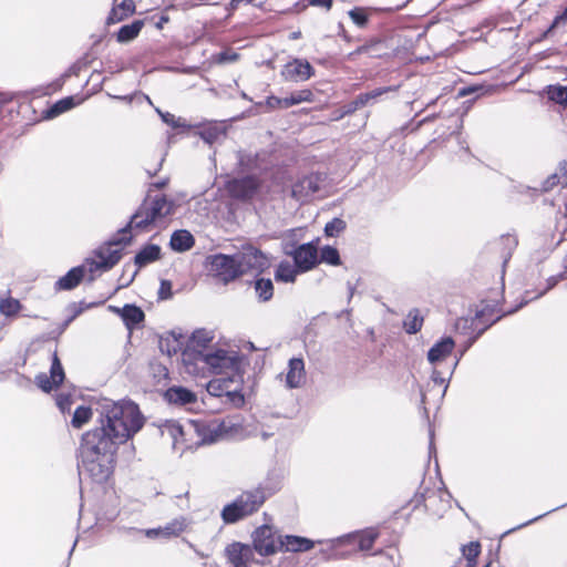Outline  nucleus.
<instances>
[{"label":"nucleus","mask_w":567,"mask_h":567,"mask_svg":"<svg viewBox=\"0 0 567 567\" xmlns=\"http://www.w3.org/2000/svg\"><path fill=\"white\" fill-rule=\"evenodd\" d=\"M99 423L81 437L78 466L80 475L102 484L113 473L118 446L143 429L145 417L133 401L104 400Z\"/></svg>","instance_id":"1"},{"label":"nucleus","mask_w":567,"mask_h":567,"mask_svg":"<svg viewBox=\"0 0 567 567\" xmlns=\"http://www.w3.org/2000/svg\"><path fill=\"white\" fill-rule=\"evenodd\" d=\"M268 477L258 486L243 491L233 502L226 504L220 513L225 524H235L255 513L265 504L266 499L279 488V482L269 483Z\"/></svg>","instance_id":"2"},{"label":"nucleus","mask_w":567,"mask_h":567,"mask_svg":"<svg viewBox=\"0 0 567 567\" xmlns=\"http://www.w3.org/2000/svg\"><path fill=\"white\" fill-rule=\"evenodd\" d=\"M175 202L165 195H156L145 199L138 209L131 216L122 233H130L132 229L146 230L147 227L175 212Z\"/></svg>","instance_id":"3"},{"label":"nucleus","mask_w":567,"mask_h":567,"mask_svg":"<svg viewBox=\"0 0 567 567\" xmlns=\"http://www.w3.org/2000/svg\"><path fill=\"white\" fill-rule=\"evenodd\" d=\"M206 265L209 269V272L224 284H228L240 276V269L238 268L236 255H212L207 257Z\"/></svg>","instance_id":"4"},{"label":"nucleus","mask_w":567,"mask_h":567,"mask_svg":"<svg viewBox=\"0 0 567 567\" xmlns=\"http://www.w3.org/2000/svg\"><path fill=\"white\" fill-rule=\"evenodd\" d=\"M130 233L117 231L105 245L97 248L94 254L104 262V269H112L122 258L123 248L132 240Z\"/></svg>","instance_id":"5"},{"label":"nucleus","mask_w":567,"mask_h":567,"mask_svg":"<svg viewBox=\"0 0 567 567\" xmlns=\"http://www.w3.org/2000/svg\"><path fill=\"white\" fill-rule=\"evenodd\" d=\"M284 252L291 256L300 272L308 271L319 262L318 248L315 241L295 246L286 243Z\"/></svg>","instance_id":"6"},{"label":"nucleus","mask_w":567,"mask_h":567,"mask_svg":"<svg viewBox=\"0 0 567 567\" xmlns=\"http://www.w3.org/2000/svg\"><path fill=\"white\" fill-rule=\"evenodd\" d=\"M281 535L268 526L258 527L252 534L254 549L262 556L274 555L280 549Z\"/></svg>","instance_id":"7"},{"label":"nucleus","mask_w":567,"mask_h":567,"mask_svg":"<svg viewBox=\"0 0 567 567\" xmlns=\"http://www.w3.org/2000/svg\"><path fill=\"white\" fill-rule=\"evenodd\" d=\"M197 361L209 367L214 373H221L227 369H234L238 364L237 355L224 349L198 352Z\"/></svg>","instance_id":"8"},{"label":"nucleus","mask_w":567,"mask_h":567,"mask_svg":"<svg viewBox=\"0 0 567 567\" xmlns=\"http://www.w3.org/2000/svg\"><path fill=\"white\" fill-rule=\"evenodd\" d=\"M378 537L379 532L377 529L367 528L364 530L349 533L340 537L327 540V543L330 545V549H334L339 546L352 544L353 542L358 540L359 550L368 551L373 547Z\"/></svg>","instance_id":"9"},{"label":"nucleus","mask_w":567,"mask_h":567,"mask_svg":"<svg viewBox=\"0 0 567 567\" xmlns=\"http://www.w3.org/2000/svg\"><path fill=\"white\" fill-rule=\"evenodd\" d=\"M236 259L240 275L248 270L264 271L269 266L267 256L260 249L250 245L236 254Z\"/></svg>","instance_id":"10"},{"label":"nucleus","mask_w":567,"mask_h":567,"mask_svg":"<svg viewBox=\"0 0 567 567\" xmlns=\"http://www.w3.org/2000/svg\"><path fill=\"white\" fill-rule=\"evenodd\" d=\"M260 187L258 177L248 175L240 178H233L227 182L226 188L229 195L236 199H250L252 198Z\"/></svg>","instance_id":"11"},{"label":"nucleus","mask_w":567,"mask_h":567,"mask_svg":"<svg viewBox=\"0 0 567 567\" xmlns=\"http://www.w3.org/2000/svg\"><path fill=\"white\" fill-rule=\"evenodd\" d=\"M193 427L199 437L198 444H212L218 441L227 432V425L225 422L218 420H212L208 422L196 421L193 423Z\"/></svg>","instance_id":"12"},{"label":"nucleus","mask_w":567,"mask_h":567,"mask_svg":"<svg viewBox=\"0 0 567 567\" xmlns=\"http://www.w3.org/2000/svg\"><path fill=\"white\" fill-rule=\"evenodd\" d=\"M64 377L65 374L60 359L56 353H53L50 375L39 373L35 377V383L42 391L50 392L63 382Z\"/></svg>","instance_id":"13"},{"label":"nucleus","mask_w":567,"mask_h":567,"mask_svg":"<svg viewBox=\"0 0 567 567\" xmlns=\"http://www.w3.org/2000/svg\"><path fill=\"white\" fill-rule=\"evenodd\" d=\"M320 189L318 175H308L292 185L291 196L298 202H305Z\"/></svg>","instance_id":"14"},{"label":"nucleus","mask_w":567,"mask_h":567,"mask_svg":"<svg viewBox=\"0 0 567 567\" xmlns=\"http://www.w3.org/2000/svg\"><path fill=\"white\" fill-rule=\"evenodd\" d=\"M188 525H189L188 519L186 517H184V516H179V517L174 518L173 520L168 522L163 527L146 529L145 530V535L148 538H156V537L171 538V537H177L179 534H182L187 528Z\"/></svg>","instance_id":"15"},{"label":"nucleus","mask_w":567,"mask_h":567,"mask_svg":"<svg viewBox=\"0 0 567 567\" xmlns=\"http://www.w3.org/2000/svg\"><path fill=\"white\" fill-rule=\"evenodd\" d=\"M282 74L287 80L306 81L313 74V68L307 60L296 59L285 65Z\"/></svg>","instance_id":"16"},{"label":"nucleus","mask_w":567,"mask_h":567,"mask_svg":"<svg viewBox=\"0 0 567 567\" xmlns=\"http://www.w3.org/2000/svg\"><path fill=\"white\" fill-rule=\"evenodd\" d=\"M306 382L305 362L301 358H291L286 373V386L288 389L300 388Z\"/></svg>","instance_id":"17"},{"label":"nucleus","mask_w":567,"mask_h":567,"mask_svg":"<svg viewBox=\"0 0 567 567\" xmlns=\"http://www.w3.org/2000/svg\"><path fill=\"white\" fill-rule=\"evenodd\" d=\"M455 341L452 337H443L435 342L427 351V360L435 364L445 360L454 350Z\"/></svg>","instance_id":"18"},{"label":"nucleus","mask_w":567,"mask_h":567,"mask_svg":"<svg viewBox=\"0 0 567 567\" xmlns=\"http://www.w3.org/2000/svg\"><path fill=\"white\" fill-rule=\"evenodd\" d=\"M315 542L296 535H281L280 549L279 551H292L301 553L312 549Z\"/></svg>","instance_id":"19"},{"label":"nucleus","mask_w":567,"mask_h":567,"mask_svg":"<svg viewBox=\"0 0 567 567\" xmlns=\"http://www.w3.org/2000/svg\"><path fill=\"white\" fill-rule=\"evenodd\" d=\"M184 346V337L175 331L163 334L158 341L159 351L167 357L177 354Z\"/></svg>","instance_id":"20"},{"label":"nucleus","mask_w":567,"mask_h":567,"mask_svg":"<svg viewBox=\"0 0 567 567\" xmlns=\"http://www.w3.org/2000/svg\"><path fill=\"white\" fill-rule=\"evenodd\" d=\"M165 399L175 405H187L196 401V394L183 386H172L166 390Z\"/></svg>","instance_id":"21"},{"label":"nucleus","mask_w":567,"mask_h":567,"mask_svg":"<svg viewBox=\"0 0 567 567\" xmlns=\"http://www.w3.org/2000/svg\"><path fill=\"white\" fill-rule=\"evenodd\" d=\"M135 2L133 0H124L120 4L114 6L106 18V24H115L124 21L135 13Z\"/></svg>","instance_id":"22"},{"label":"nucleus","mask_w":567,"mask_h":567,"mask_svg":"<svg viewBox=\"0 0 567 567\" xmlns=\"http://www.w3.org/2000/svg\"><path fill=\"white\" fill-rule=\"evenodd\" d=\"M195 245L194 236L186 229L175 230L169 240V246L174 251L184 252L192 249Z\"/></svg>","instance_id":"23"},{"label":"nucleus","mask_w":567,"mask_h":567,"mask_svg":"<svg viewBox=\"0 0 567 567\" xmlns=\"http://www.w3.org/2000/svg\"><path fill=\"white\" fill-rule=\"evenodd\" d=\"M161 258V247L155 244L144 246L134 257V264L137 268L156 261Z\"/></svg>","instance_id":"24"},{"label":"nucleus","mask_w":567,"mask_h":567,"mask_svg":"<svg viewBox=\"0 0 567 567\" xmlns=\"http://www.w3.org/2000/svg\"><path fill=\"white\" fill-rule=\"evenodd\" d=\"M117 311L128 329L134 328L145 318L142 309L135 305H125L121 310Z\"/></svg>","instance_id":"25"},{"label":"nucleus","mask_w":567,"mask_h":567,"mask_svg":"<svg viewBox=\"0 0 567 567\" xmlns=\"http://www.w3.org/2000/svg\"><path fill=\"white\" fill-rule=\"evenodd\" d=\"M252 287L259 302H267L274 296V284L269 278H256L252 281Z\"/></svg>","instance_id":"26"},{"label":"nucleus","mask_w":567,"mask_h":567,"mask_svg":"<svg viewBox=\"0 0 567 567\" xmlns=\"http://www.w3.org/2000/svg\"><path fill=\"white\" fill-rule=\"evenodd\" d=\"M84 279L83 268L74 267L70 269L63 277L56 281V287L60 290H71L75 288L81 280Z\"/></svg>","instance_id":"27"},{"label":"nucleus","mask_w":567,"mask_h":567,"mask_svg":"<svg viewBox=\"0 0 567 567\" xmlns=\"http://www.w3.org/2000/svg\"><path fill=\"white\" fill-rule=\"evenodd\" d=\"M144 27V20H134L130 24L122 25L116 33V40L120 43H127L134 40Z\"/></svg>","instance_id":"28"},{"label":"nucleus","mask_w":567,"mask_h":567,"mask_svg":"<svg viewBox=\"0 0 567 567\" xmlns=\"http://www.w3.org/2000/svg\"><path fill=\"white\" fill-rule=\"evenodd\" d=\"M79 268H83V276L90 282L94 281L96 278V274L107 271L109 269H104V262L99 259L87 258L84 264L79 266Z\"/></svg>","instance_id":"29"},{"label":"nucleus","mask_w":567,"mask_h":567,"mask_svg":"<svg viewBox=\"0 0 567 567\" xmlns=\"http://www.w3.org/2000/svg\"><path fill=\"white\" fill-rule=\"evenodd\" d=\"M300 272L298 268L289 264L288 261H282L278 265L275 277L278 281L282 282H293L296 277Z\"/></svg>","instance_id":"30"},{"label":"nucleus","mask_w":567,"mask_h":567,"mask_svg":"<svg viewBox=\"0 0 567 567\" xmlns=\"http://www.w3.org/2000/svg\"><path fill=\"white\" fill-rule=\"evenodd\" d=\"M78 103L75 102L74 96H66L59 101H56L48 111L47 117L52 118L55 117L66 111L73 109Z\"/></svg>","instance_id":"31"},{"label":"nucleus","mask_w":567,"mask_h":567,"mask_svg":"<svg viewBox=\"0 0 567 567\" xmlns=\"http://www.w3.org/2000/svg\"><path fill=\"white\" fill-rule=\"evenodd\" d=\"M423 326V317L420 315L419 309H412L404 320L403 327L409 334L417 333Z\"/></svg>","instance_id":"32"},{"label":"nucleus","mask_w":567,"mask_h":567,"mask_svg":"<svg viewBox=\"0 0 567 567\" xmlns=\"http://www.w3.org/2000/svg\"><path fill=\"white\" fill-rule=\"evenodd\" d=\"M214 339V332L207 329L195 330L190 338V344L194 347L206 348Z\"/></svg>","instance_id":"33"},{"label":"nucleus","mask_w":567,"mask_h":567,"mask_svg":"<svg viewBox=\"0 0 567 567\" xmlns=\"http://www.w3.org/2000/svg\"><path fill=\"white\" fill-rule=\"evenodd\" d=\"M92 409L90 406L80 405L75 409L71 424L75 429H81L84 424H86L92 417Z\"/></svg>","instance_id":"34"},{"label":"nucleus","mask_w":567,"mask_h":567,"mask_svg":"<svg viewBox=\"0 0 567 567\" xmlns=\"http://www.w3.org/2000/svg\"><path fill=\"white\" fill-rule=\"evenodd\" d=\"M225 134V128L218 125H208L199 132L202 140L209 145L216 143Z\"/></svg>","instance_id":"35"},{"label":"nucleus","mask_w":567,"mask_h":567,"mask_svg":"<svg viewBox=\"0 0 567 567\" xmlns=\"http://www.w3.org/2000/svg\"><path fill=\"white\" fill-rule=\"evenodd\" d=\"M161 431L162 435H167L172 439L173 445L177 444L184 435L183 426L175 421H167Z\"/></svg>","instance_id":"36"},{"label":"nucleus","mask_w":567,"mask_h":567,"mask_svg":"<svg viewBox=\"0 0 567 567\" xmlns=\"http://www.w3.org/2000/svg\"><path fill=\"white\" fill-rule=\"evenodd\" d=\"M319 261L331 266H338L341 262L340 255L337 248L332 246H324L320 250Z\"/></svg>","instance_id":"37"},{"label":"nucleus","mask_w":567,"mask_h":567,"mask_svg":"<svg viewBox=\"0 0 567 567\" xmlns=\"http://www.w3.org/2000/svg\"><path fill=\"white\" fill-rule=\"evenodd\" d=\"M312 97V93L309 90H302L297 93L291 94L288 97H284V107H290L302 102H310Z\"/></svg>","instance_id":"38"},{"label":"nucleus","mask_w":567,"mask_h":567,"mask_svg":"<svg viewBox=\"0 0 567 567\" xmlns=\"http://www.w3.org/2000/svg\"><path fill=\"white\" fill-rule=\"evenodd\" d=\"M548 97L555 103L567 106V86L556 85L548 87Z\"/></svg>","instance_id":"39"},{"label":"nucleus","mask_w":567,"mask_h":567,"mask_svg":"<svg viewBox=\"0 0 567 567\" xmlns=\"http://www.w3.org/2000/svg\"><path fill=\"white\" fill-rule=\"evenodd\" d=\"M156 112L161 116L162 121L173 128L189 127L185 120L182 117H176L174 114L169 112H163L159 109H156Z\"/></svg>","instance_id":"40"},{"label":"nucleus","mask_w":567,"mask_h":567,"mask_svg":"<svg viewBox=\"0 0 567 567\" xmlns=\"http://www.w3.org/2000/svg\"><path fill=\"white\" fill-rule=\"evenodd\" d=\"M348 16L352 20V22L359 28H364L369 21V16L364 8H353L348 12Z\"/></svg>","instance_id":"41"},{"label":"nucleus","mask_w":567,"mask_h":567,"mask_svg":"<svg viewBox=\"0 0 567 567\" xmlns=\"http://www.w3.org/2000/svg\"><path fill=\"white\" fill-rule=\"evenodd\" d=\"M563 279V275H558V276H553L550 278H548L547 280V287L542 290L538 295H536L535 297H530L528 299H525L524 301H522L515 309H512V310H508L506 313H513L515 311H517L519 308H522L524 305L528 303L530 300L533 299H536V298H539L542 297L546 291L550 290L551 288H554L558 281Z\"/></svg>","instance_id":"42"},{"label":"nucleus","mask_w":567,"mask_h":567,"mask_svg":"<svg viewBox=\"0 0 567 567\" xmlns=\"http://www.w3.org/2000/svg\"><path fill=\"white\" fill-rule=\"evenodd\" d=\"M20 310V302L12 298L2 299L0 301V312L7 317L18 313Z\"/></svg>","instance_id":"43"},{"label":"nucleus","mask_w":567,"mask_h":567,"mask_svg":"<svg viewBox=\"0 0 567 567\" xmlns=\"http://www.w3.org/2000/svg\"><path fill=\"white\" fill-rule=\"evenodd\" d=\"M346 228V221L340 218H333L324 226V234L329 237L339 235Z\"/></svg>","instance_id":"44"},{"label":"nucleus","mask_w":567,"mask_h":567,"mask_svg":"<svg viewBox=\"0 0 567 567\" xmlns=\"http://www.w3.org/2000/svg\"><path fill=\"white\" fill-rule=\"evenodd\" d=\"M463 555L466 557L468 561V566H473V561L476 559V557L480 555L481 551V545L478 542H471L470 544L463 546Z\"/></svg>","instance_id":"45"},{"label":"nucleus","mask_w":567,"mask_h":567,"mask_svg":"<svg viewBox=\"0 0 567 567\" xmlns=\"http://www.w3.org/2000/svg\"><path fill=\"white\" fill-rule=\"evenodd\" d=\"M566 23L567 16H565V12L563 11L554 19L549 28L543 33V38L549 37L556 28H558L559 25H565Z\"/></svg>","instance_id":"46"},{"label":"nucleus","mask_w":567,"mask_h":567,"mask_svg":"<svg viewBox=\"0 0 567 567\" xmlns=\"http://www.w3.org/2000/svg\"><path fill=\"white\" fill-rule=\"evenodd\" d=\"M173 296L172 292V282L169 280H162L159 290H158V297L162 300L169 299Z\"/></svg>","instance_id":"47"},{"label":"nucleus","mask_w":567,"mask_h":567,"mask_svg":"<svg viewBox=\"0 0 567 567\" xmlns=\"http://www.w3.org/2000/svg\"><path fill=\"white\" fill-rule=\"evenodd\" d=\"M238 159V166L241 172L250 169V163L252 162V157L249 154H246L244 152H238L237 154Z\"/></svg>","instance_id":"48"},{"label":"nucleus","mask_w":567,"mask_h":567,"mask_svg":"<svg viewBox=\"0 0 567 567\" xmlns=\"http://www.w3.org/2000/svg\"><path fill=\"white\" fill-rule=\"evenodd\" d=\"M381 42L379 40H373L369 43H365L361 47H359L354 52L350 53V56L354 54H364V53H372L374 48L379 45Z\"/></svg>","instance_id":"49"},{"label":"nucleus","mask_w":567,"mask_h":567,"mask_svg":"<svg viewBox=\"0 0 567 567\" xmlns=\"http://www.w3.org/2000/svg\"><path fill=\"white\" fill-rule=\"evenodd\" d=\"M564 506H565V505H560V506H558V507H556V508H553V509L548 511L547 513H544V514H542V515H538V516H536V517H534V518H532V519H529V520H527V522H525V523H523V524H520V525H518V526H516V527H514V528H512V529L507 530V532L505 533V535H507V534H509V533H512V532H514V530L520 529V528H523V527H526V526H528V525H530V524H533V523H535V522L539 520L540 518H543V517H544V516H546L547 514H549V513H551V512H555V511H557V509H559V508H561V507H564Z\"/></svg>","instance_id":"50"},{"label":"nucleus","mask_w":567,"mask_h":567,"mask_svg":"<svg viewBox=\"0 0 567 567\" xmlns=\"http://www.w3.org/2000/svg\"><path fill=\"white\" fill-rule=\"evenodd\" d=\"M238 53L230 52V51H224L218 54V62L220 63H230L235 62L238 59Z\"/></svg>","instance_id":"51"},{"label":"nucleus","mask_w":567,"mask_h":567,"mask_svg":"<svg viewBox=\"0 0 567 567\" xmlns=\"http://www.w3.org/2000/svg\"><path fill=\"white\" fill-rule=\"evenodd\" d=\"M557 184H563V178H561V176L554 174L545 181L543 188H544V190L547 192V190L551 189L554 186H556Z\"/></svg>","instance_id":"52"},{"label":"nucleus","mask_w":567,"mask_h":567,"mask_svg":"<svg viewBox=\"0 0 567 567\" xmlns=\"http://www.w3.org/2000/svg\"><path fill=\"white\" fill-rule=\"evenodd\" d=\"M369 102V95L365 93L360 94L355 97V100L351 103L350 111L358 110L362 106H364Z\"/></svg>","instance_id":"53"},{"label":"nucleus","mask_w":567,"mask_h":567,"mask_svg":"<svg viewBox=\"0 0 567 567\" xmlns=\"http://www.w3.org/2000/svg\"><path fill=\"white\" fill-rule=\"evenodd\" d=\"M267 106L271 110L275 109H285L284 107V99L277 96H270L267 99Z\"/></svg>","instance_id":"54"},{"label":"nucleus","mask_w":567,"mask_h":567,"mask_svg":"<svg viewBox=\"0 0 567 567\" xmlns=\"http://www.w3.org/2000/svg\"><path fill=\"white\" fill-rule=\"evenodd\" d=\"M308 4L311 7H322L330 10L333 4V0H308Z\"/></svg>","instance_id":"55"},{"label":"nucleus","mask_w":567,"mask_h":567,"mask_svg":"<svg viewBox=\"0 0 567 567\" xmlns=\"http://www.w3.org/2000/svg\"><path fill=\"white\" fill-rule=\"evenodd\" d=\"M69 403H70V402H69V398H68V396H62V395H61V396H59V398L56 399V404H58V406L60 408V410H61L62 412H65V410H66V408H68Z\"/></svg>","instance_id":"56"},{"label":"nucleus","mask_w":567,"mask_h":567,"mask_svg":"<svg viewBox=\"0 0 567 567\" xmlns=\"http://www.w3.org/2000/svg\"><path fill=\"white\" fill-rule=\"evenodd\" d=\"M432 381L439 385H443L445 383V379L442 377V374L434 370L432 373Z\"/></svg>","instance_id":"57"},{"label":"nucleus","mask_w":567,"mask_h":567,"mask_svg":"<svg viewBox=\"0 0 567 567\" xmlns=\"http://www.w3.org/2000/svg\"><path fill=\"white\" fill-rule=\"evenodd\" d=\"M218 390H219V384H218L216 381H210V382L208 383V385H207V391H208L210 394L219 395Z\"/></svg>","instance_id":"58"},{"label":"nucleus","mask_w":567,"mask_h":567,"mask_svg":"<svg viewBox=\"0 0 567 567\" xmlns=\"http://www.w3.org/2000/svg\"><path fill=\"white\" fill-rule=\"evenodd\" d=\"M389 89H375L371 92H368L365 93L367 95H369V101L372 100V99H375L380 95H382L384 92H388Z\"/></svg>","instance_id":"59"},{"label":"nucleus","mask_w":567,"mask_h":567,"mask_svg":"<svg viewBox=\"0 0 567 567\" xmlns=\"http://www.w3.org/2000/svg\"><path fill=\"white\" fill-rule=\"evenodd\" d=\"M559 171L561 173L563 185L567 186V162L560 164Z\"/></svg>","instance_id":"60"},{"label":"nucleus","mask_w":567,"mask_h":567,"mask_svg":"<svg viewBox=\"0 0 567 567\" xmlns=\"http://www.w3.org/2000/svg\"><path fill=\"white\" fill-rule=\"evenodd\" d=\"M475 339H476V338H474V339L470 340V341L467 342V344H466L465 347H463V348H462V351H461V353H460V357H457V358H456V360H455L454 368H456V365L458 364V362H460L461 358L464 355V353L467 351V349L473 344V342L475 341Z\"/></svg>","instance_id":"61"},{"label":"nucleus","mask_w":567,"mask_h":567,"mask_svg":"<svg viewBox=\"0 0 567 567\" xmlns=\"http://www.w3.org/2000/svg\"><path fill=\"white\" fill-rule=\"evenodd\" d=\"M475 339H476V338H474V339L470 340V341L467 342V344H466L465 347H463V348H462V351H461V353H460V357H457V358H456V360H455L454 368H456V365L458 364V362H460L461 358L464 355V353L467 351V349L473 344V342L475 341Z\"/></svg>","instance_id":"62"},{"label":"nucleus","mask_w":567,"mask_h":567,"mask_svg":"<svg viewBox=\"0 0 567 567\" xmlns=\"http://www.w3.org/2000/svg\"><path fill=\"white\" fill-rule=\"evenodd\" d=\"M241 2H243V0H230V2H229V9H230L231 11L236 10V9L239 7V4H240Z\"/></svg>","instance_id":"63"},{"label":"nucleus","mask_w":567,"mask_h":567,"mask_svg":"<svg viewBox=\"0 0 567 567\" xmlns=\"http://www.w3.org/2000/svg\"><path fill=\"white\" fill-rule=\"evenodd\" d=\"M347 557H348L347 554H337V553L328 556L329 559H342V558H347Z\"/></svg>","instance_id":"64"}]
</instances>
